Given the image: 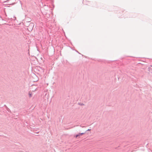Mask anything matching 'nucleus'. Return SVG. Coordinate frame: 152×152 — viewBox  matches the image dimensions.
<instances>
[{
	"instance_id": "1",
	"label": "nucleus",
	"mask_w": 152,
	"mask_h": 152,
	"mask_svg": "<svg viewBox=\"0 0 152 152\" xmlns=\"http://www.w3.org/2000/svg\"><path fill=\"white\" fill-rule=\"evenodd\" d=\"M84 134V133H79L78 134V135H79V136L80 135H82L83 134Z\"/></svg>"
},
{
	"instance_id": "4",
	"label": "nucleus",
	"mask_w": 152,
	"mask_h": 152,
	"mask_svg": "<svg viewBox=\"0 0 152 152\" xmlns=\"http://www.w3.org/2000/svg\"><path fill=\"white\" fill-rule=\"evenodd\" d=\"M91 130V129H88V131H90Z\"/></svg>"
},
{
	"instance_id": "3",
	"label": "nucleus",
	"mask_w": 152,
	"mask_h": 152,
	"mask_svg": "<svg viewBox=\"0 0 152 152\" xmlns=\"http://www.w3.org/2000/svg\"><path fill=\"white\" fill-rule=\"evenodd\" d=\"M78 136H79V135H78V134H77L76 136V137H78Z\"/></svg>"
},
{
	"instance_id": "2",
	"label": "nucleus",
	"mask_w": 152,
	"mask_h": 152,
	"mask_svg": "<svg viewBox=\"0 0 152 152\" xmlns=\"http://www.w3.org/2000/svg\"><path fill=\"white\" fill-rule=\"evenodd\" d=\"M29 96L30 97H31V94L29 93Z\"/></svg>"
}]
</instances>
